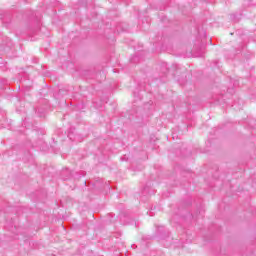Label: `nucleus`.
I'll return each mask as SVG.
<instances>
[{
    "label": "nucleus",
    "instance_id": "nucleus-1",
    "mask_svg": "<svg viewBox=\"0 0 256 256\" xmlns=\"http://www.w3.org/2000/svg\"><path fill=\"white\" fill-rule=\"evenodd\" d=\"M0 19L3 23H9L11 16L9 14H0Z\"/></svg>",
    "mask_w": 256,
    "mask_h": 256
},
{
    "label": "nucleus",
    "instance_id": "nucleus-2",
    "mask_svg": "<svg viewBox=\"0 0 256 256\" xmlns=\"http://www.w3.org/2000/svg\"><path fill=\"white\" fill-rule=\"evenodd\" d=\"M68 138H69L70 141H77V138L75 137L73 132L68 133Z\"/></svg>",
    "mask_w": 256,
    "mask_h": 256
},
{
    "label": "nucleus",
    "instance_id": "nucleus-3",
    "mask_svg": "<svg viewBox=\"0 0 256 256\" xmlns=\"http://www.w3.org/2000/svg\"><path fill=\"white\" fill-rule=\"evenodd\" d=\"M165 68H166V71H164V73H167V71H169V68H167V64H165Z\"/></svg>",
    "mask_w": 256,
    "mask_h": 256
},
{
    "label": "nucleus",
    "instance_id": "nucleus-4",
    "mask_svg": "<svg viewBox=\"0 0 256 256\" xmlns=\"http://www.w3.org/2000/svg\"><path fill=\"white\" fill-rule=\"evenodd\" d=\"M148 215L150 216V217H153V213L150 211V212H148Z\"/></svg>",
    "mask_w": 256,
    "mask_h": 256
},
{
    "label": "nucleus",
    "instance_id": "nucleus-5",
    "mask_svg": "<svg viewBox=\"0 0 256 256\" xmlns=\"http://www.w3.org/2000/svg\"><path fill=\"white\" fill-rule=\"evenodd\" d=\"M37 29H39V25H38Z\"/></svg>",
    "mask_w": 256,
    "mask_h": 256
}]
</instances>
